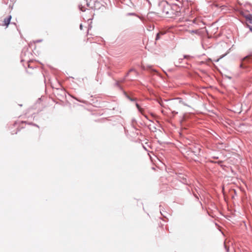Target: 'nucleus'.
Listing matches in <instances>:
<instances>
[{
  "mask_svg": "<svg viewBox=\"0 0 252 252\" xmlns=\"http://www.w3.org/2000/svg\"><path fill=\"white\" fill-rule=\"evenodd\" d=\"M171 12L170 6L166 3L161 6V12L159 13L162 16L171 17Z\"/></svg>",
  "mask_w": 252,
  "mask_h": 252,
  "instance_id": "obj_1",
  "label": "nucleus"
},
{
  "mask_svg": "<svg viewBox=\"0 0 252 252\" xmlns=\"http://www.w3.org/2000/svg\"><path fill=\"white\" fill-rule=\"evenodd\" d=\"M251 59V56H246V57H245L243 60H242V63L240 64V67H244V63L247 62H249V60Z\"/></svg>",
  "mask_w": 252,
  "mask_h": 252,
  "instance_id": "obj_2",
  "label": "nucleus"
},
{
  "mask_svg": "<svg viewBox=\"0 0 252 252\" xmlns=\"http://www.w3.org/2000/svg\"><path fill=\"white\" fill-rule=\"evenodd\" d=\"M11 19V16H10V15L8 17L5 18L3 21L4 25H5L6 26H8V25H9V24L10 23Z\"/></svg>",
  "mask_w": 252,
  "mask_h": 252,
  "instance_id": "obj_3",
  "label": "nucleus"
},
{
  "mask_svg": "<svg viewBox=\"0 0 252 252\" xmlns=\"http://www.w3.org/2000/svg\"><path fill=\"white\" fill-rule=\"evenodd\" d=\"M163 34V33L161 32H158L157 34V36H156V40H158L159 38H160V35H162Z\"/></svg>",
  "mask_w": 252,
  "mask_h": 252,
  "instance_id": "obj_4",
  "label": "nucleus"
},
{
  "mask_svg": "<svg viewBox=\"0 0 252 252\" xmlns=\"http://www.w3.org/2000/svg\"><path fill=\"white\" fill-rule=\"evenodd\" d=\"M87 4L88 6H90L91 5L92 0H86Z\"/></svg>",
  "mask_w": 252,
  "mask_h": 252,
  "instance_id": "obj_5",
  "label": "nucleus"
},
{
  "mask_svg": "<svg viewBox=\"0 0 252 252\" xmlns=\"http://www.w3.org/2000/svg\"><path fill=\"white\" fill-rule=\"evenodd\" d=\"M136 107L138 109V110H139L141 112H142V109L140 107V106H139V105L138 103H136Z\"/></svg>",
  "mask_w": 252,
  "mask_h": 252,
  "instance_id": "obj_6",
  "label": "nucleus"
},
{
  "mask_svg": "<svg viewBox=\"0 0 252 252\" xmlns=\"http://www.w3.org/2000/svg\"><path fill=\"white\" fill-rule=\"evenodd\" d=\"M159 103L160 104V105L163 107H164V108H166V107L165 106V105L164 104V103H163L162 101V100H160L159 101Z\"/></svg>",
  "mask_w": 252,
  "mask_h": 252,
  "instance_id": "obj_7",
  "label": "nucleus"
},
{
  "mask_svg": "<svg viewBox=\"0 0 252 252\" xmlns=\"http://www.w3.org/2000/svg\"><path fill=\"white\" fill-rule=\"evenodd\" d=\"M4 0V1L5 3H8V2H7V1H6V0Z\"/></svg>",
  "mask_w": 252,
  "mask_h": 252,
  "instance_id": "obj_8",
  "label": "nucleus"
},
{
  "mask_svg": "<svg viewBox=\"0 0 252 252\" xmlns=\"http://www.w3.org/2000/svg\"><path fill=\"white\" fill-rule=\"evenodd\" d=\"M80 29H82V25H80Z\"/></svg>",
  "mask_w": 252,
  "mask_h": 252,
  "instance_id": "obj_9",
  "label": "nucleus"
},
{
  "mask_svg": "<svg viewBox=\"0 0 252 252\" xmlns=\"http://www.w3.org/2000/svg\"><path fill=\"white\" fill-rule=\"evenodd\" d=\"M250 30L251 31V32H252V27L250 28Z\"/></svg>",
  "mask_w": 252,
  "mask_h": 252,
  "instance_id": "obj_10",
  "label": "nucleus"
},
{
  "mask_svg": "<svg viewBox=\"0 0 252 252\" xmlns=\"http://www.w3.org/2000/svg\"><path fill=\"white\" fill-rule=\"evenodd\" d=\"M129 99L131 100H133V99L132 98H129Z\"/></svg>",
  "mask_w": 252,
  "mask_h": 252,
  "instance_id": "obj_11",
  "label": "nucleus"
}]
</instances>
